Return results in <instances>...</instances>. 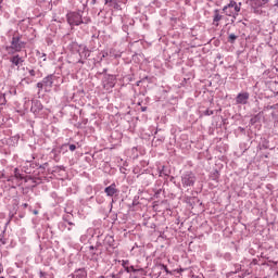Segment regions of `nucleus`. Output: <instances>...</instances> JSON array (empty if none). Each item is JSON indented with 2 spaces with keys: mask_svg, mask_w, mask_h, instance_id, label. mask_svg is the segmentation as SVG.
<instances>
[{
  "mask_svg": "<svg viewBox=\"0 0 278 278\" xmlns=\"http://www.w3.org/2000/svg\"><path fill=\"white\" fill-rule=\"evenodd\" d=\"M29 75H30V77H36V71L29 70Z\"/></svg>",
  "mask_w": 278,
  "mask_h": 278,
  "instance_id": "nucleus-18",
  "label": "nucleus"
},
{
  "mask_svg": "<svg viewBox=\"0 0 278 278\" xmlns=\"http://www.w3.org/2000/svg\"><path fill=\"white\" fill-rule=\"evenodd\" d=\"M112 0H105V3H111Z\"/></svg>",
  "mask_w": 278,
  "mask_h": 278,
  "instance_id": "nucleus-23",
  "label": "nucleus"
},
{
  "mask_svg": "<svg viewBox=\"0 0 278 278\" xmlns=\"http://www.w3.org/2000/svg\"><path fill=\"white\" fill-rule=\"evenodd\" d=\"M39 277L40 278H47V273H45V271L39 273Z\"/></svg>",
  "mask_w": 278,
  "mask_h": 278,
  "instance_id": "nucleus-19",
  "label": "nucleus"
},
{
  "mask_svg": "<svg viewBox=\"0 0 278 278\" xmlns=\"http://www.w3.org/2000/svg\"><path fill=\"white\" fill-rule=\"evenodd\" d=\"M23 207H24V208H27V207H28V204H27V203H24V204H23Z\"/></svg>",
  "mask_w": 278,
  "mask_h": 278,
  "instance_id": "nucleus-22",
  "label": "nucleus"
},
{
  "mask_svg": "<svg viewBox=\"0 0 278 278\" xmlns=\"http://www.w3.org/2000/svg\"><path fill=\"white\" fill-rule=\"evenodd\" d=\"M122 266L125 268L126 273H136V268H134V266L128 267L129 261H123Z\"/></svg>",
  "mask_w": 278,
  "mask_h": 278,
  "instance_id": "nucleus-11",
  "label": "nucleus"
},
{
  "mask_svg": "<svg viewBox=\"0 0 278 278\" xmlns=\"http://www.w3.org/2000/svg\"><path fill=\"white\" fill-rule=\"evenodd\" d=\"M212 114H214L213 111H206V116H212Z\"/></svg>",
  "mask_w": 278,
  "mask_h": 278,
  "instance_id": "nucleus-21",
  "label": "nucleus"
},
{
  "mask_svg": "<svg viewBox=\"0 0 278 278\" xmlns=\"http://www.w3.org/2000/svg\"><path fill=\"white\" fill-rule=\"evenodd\" d=\"M25 42L21 40V36L14 35L11 40V46L7 48V51L9 53H20V51H23L25 49Z\"/></svg>",
  "mask_w": 278,
  "mask_h": 278,
  "instance_id": "nucleus-2",
  "label": "nucleus"
},
{
  "mask_svg": "<svg viewBox=\"0 0 278 278\" xmlns=\"http://www.w3.org/2000/svg\"><path fill=\"white\" fill-rule=\"evenodd\" d=\"M43 88L46 92H49L53 88V76H47L42 79Z\"/></svg>",
  "mask_w": 278,
  "mask_h": 278,
  "instance_id": "nucleus-7",
  "label": "nucleus"
},
{
  "mask_svg": "<svg viewBox=\"0 0 278 278\" xmlns=\"http://www.w3.org/2000/svg\"><path fill=\"white\" fill-rule=\"evenodd\" d=\"M114 237L112 236H106L104 239V244H106L108 247H114Z\"/></svg>",
  "mask_w": 278,
  "mask_h": 278,
  "instance_id": "nucleus-13",
  "label": "nucleus"
},
{
  "mask_svg": "<svg viewBox=\"0 0 278 278\" xmlns=\"http://www.w3.org/2000/svg\"><path fill=\"white\" fill-rule=\"evenodd\" d=\"M66 18H67V23H68V25H71V27L79 26L84 23L81 13H78V12L67 13Z\"/></svg>",
  "mask_w": 278,
  "mask_h": 278,
  "instance_id": "nucleus-3",
  "label": "nucleus"
},
{
  "mask_svg": "<svg viewBox=\"0 0 278 278\" xmlns=\"http://www.w3.org/2000/svg\"><path fill=\"white\" fill-rule=\"evenodd\" d=\"M242 3H239L231 0L227 5H225L223 8V12L224 14H226V16H232V18H237L238 14H240V10Z\"/></svg>",
  "mask_w": 278,
  "mask_h": 278,
  "instance_id": "nucleus-1",
  "label": "nucleus"
},
{
  "mask_svg": "<svg viewBox=\"0 0 278 278\" xmlns=\"http://www.w3.org/2000/svg\"><path fill=\"white\" fill-rule=\"evenodd\" d=\"M236 40H238V36H236L235 34H230L228 37V42H236Z\"/></svg>",
  "mask_w": 278,
  "mask_h": 278,
  "instance_id": "nucleus-14",
  "label": "nucleus"
},
{
  "mask_svg": "<svg viewBox=\"0 0 278 278\" xmlns=\"http://www.w3.org/2000/svg\"><path fill=\"white\" fill-rule=\"evenodd\" d=\"M75 149H77V146H75V144H70V151H75Z\"/></svg>",
  "mask_w": 278,
  "mask_h": 278,
  "instance_id": "nucleus-20",
  "label": "nucleus"
},
{
  "mask_svg": "<svg viewBox=\"0 0 278 278\" xmlns=\"http://www.w3.org/2000/svg\"><path fill=\"white\" fill-rule=\"evenodd\" d=\"M249 92L239 93L236 98V103L247 105L249 103Z\"/></svg>",
  "mask_w": 278,
  "mask_h": 278,
  "instance_id": "nucleus-6",
  "label": "nucleus"
},
{
  "mask_svg": "<svg viewBox=\"0 0 278 278\" xmlns=\"http://www.w3.org/2000/svg\"><path fill=\"white\" fill-rule=\"evenodd\" d=\"M35 214H38V211H35Z\"/></svg>",
  "mask_w": 278,
  "mask_h": 278,
  "instance_id": "nucleus-26",
  "label": "nucleus"
},
{
  "mask_svg": "<svg viewBox=\"0 0 278 278\" xmlns=\"http://www.w3.org/2000/svg\"><path fill=\"white\" fill-rule=\"evenodd\" d=\"M106 197H114V194H118V190L116 189V184H112L104 189Z\"/></svg>",
  "mask_w": 278,
  "mask_h": 278,
  "instance_id": "nucleus-8",
  "label": "nucleus"
},
{
  "mask_svg": "<svg viewBox=\"0 0 278 278\" xmlns=\"http://www.w3.org/2000/svg\"><path fill=\"white\" fill-rule=\"evenodd\" d=\"M14 173H15V179H23V175L18 173V168H15Z\"/></svg>",
  "mask_w": 278,
  "mask_h": 278,
  "instance_id": "nucleus-16",
  "label": "nucleus"
},
{
  "mask_svg": "<svg viewBox=\"0 0 278 278\" xmlns=\"http://www.w3.org/2000/svg\"><path fill=\"white\" fill-rule=\"evenodd\" d=\"M81 275H86V271H81Z\"/></svg>",
  "mask_w": 278,
  "mask_h": 278,
  "instance_id": "nucleus-24",
  "label": "nucleus"
},
{
  "mask_svg": "<svg viewBox=\"0 0 278 278\" xmlns=\"http://www.w3.org/2000/svg\"><path fill=\"white\" fill-rule=\"evenodd\" d=\"M42 108V102H40V100H35L33 101L30 110L34 112V114H37L38 112H41Z\"/></svg>",
  "mask_w": 278,
  "mask_h": 278,
  "instance_id": "nucleus-9",
  "label": "nucleus"
},
{
  "mask_svg": "<svg viewBox=\"0 0 278 278\" xmlns=\"http://www.w3.org/2000/svg\"><path fill=\"white\" fill-rule=\"evenodd\" d=\"M10 62H11L13 67L16 66V68H21V66H23V62H25V59H23L18 54H15V55L10 58Z\"/></svg>",
  "mask_w": 278,
  "mask_h": 278,
  "instance_id": "nucleus-5",
  "label": "nucleus"
},
{
  "mask_svg": "<svg viewBox=\"0 0 278 278\" xmlns=\"http://www.w3.org/2000/svg\"><path fill=\"white\" fill-rule=\"evenodd\" d=\"M68 225H74V224L70 222Z\"/></svg>",
  "mask_w": 278,
  "mask_h": 278,
  "instance_id": "nucleus-25",
  "label": "nucleus"
},
{
  "mask_svg": "<svg viewBox=\"0 0 278 278\" xmlns=\"http://www.w3.org/2000/svg\"><path fill=\"white\" fill-rule=\"evenodd\" d=\"M219 21H223V15L218 13V10H215L214 17H213V25H215V27H218Z\"/></svg>",
  "mask_w": 278,
  "mask_h": 278,
  "instance_id": "nucleus-10",
  "label": "nucleus"
},
{
  "mask_svg": "<svg viewBox=\"0 0 278 278\" xmlns=\"http://www.w3.org/2000/svg\"><path fill=\"white\" fill-rule=\"evenodd\" d=\"M37 88H39L40 90H42V88H45V84L41 81V83H38L37 84Z\"/></svg>",
  "mask_w": 278,
  "mask_h": 278,
  "instance_id": "nucleus-17",
  "label": "nucleus"
},
{
  "mask_svg": "<svg viewBox=\"0 0 278 278\" xmlns=\"http://www.w3.org/2000/svg\"><path fill=\"white\" fill-rule=\"evenodd\" d=\"M0 105H5V94L0 93Z\"/></svg>",
  "mask_w": 278,
  "mask_h": 278,
  "instance_id": "nucleus-15",
  "label": "nucleus"
},
{
  "mask_svg": "<svg viewBox=\"0 0 278 278\" xmlns=\"http://www.w3.org/2000/svg\"><path fill=\"white\" fill-rule=\"evenodd\" d=\"M266 3H268V0H252L254 8H262V5H266Z\"/></svg>",
  "mask_w": 278,
  "mask_h": 278,
  "instance_id": "nucleus-12",
  "label": "nucleus"
},
{
  "mask_svg": "<svg viewBox=\"0 0 278 278\" xmlns=\"http://www.w3.org/2000/svg\"><path fill=\"white\" fill-rule=\"evenodd\" d=\"M195 181H197V177L192 173H187L182 177V185L184 186H194Z\"/></svg>",
  "mask_w": 278,
  "mask_h": 278,
  "instance_id": "nucleus-4",
  "label": "nucleus"
}]
</instances>
